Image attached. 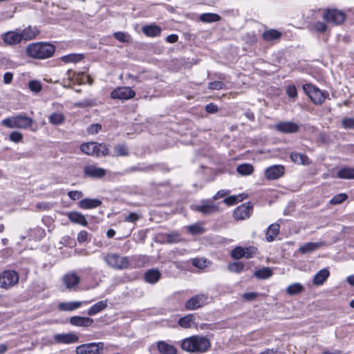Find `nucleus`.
<instances>
[{"instance_id":"obj_29","label":"nucleus","mask_w":354,"mask_h":354,"mask_svg":"<svg viewBox=\"0 0 354 354\" xmlns=\"http://www.w3.org/2000/svg\"><path fill=\"white\" fill-rule=\"evenodd\" d=\"M280 225L277 223H272L269 225L266 233V239L268 242L274 241L279 232Z\"/></svg>"},{"instance_id":"obj_23","label":"nucleus","mask_w":354,"mask_h":354,"mask_svg":"<svg viewBox=\"0 0 354 354\" xmlns=\"http://www.w3.org/2000/svg\"><path fill=\"white\" fill-rule=\"evenodd\" d=\"M3 41L8 45H15L21 41L20 33L15 31H8L3 36Z\"/></svg>"},{"instance_id":"obj_11","label":"nucleus","mask_w":354,"mask_h":354,"mask_svg":"<svg viewBox=\"0 0 354 354\" xmlns=\"http://www.w3.org/2000/svg\"><path fill=\"white\" fill-rule=\"evenodd\" d=\"M136 93L129 86H120L115 88L111 93V97L122 100H128L135 97Z\"/></svg>"},{"instance_id":"obj_17","label":"nucleus","mask_w":354,"mask_h":354,"mask_svg":"<svg viewBox=\"0 0 354 354\" xmlns=\"http://www.w3.org/2000/svg\"><path fill=\"white\" fill-rule=\"evenodd\" d=\"M63 283L68 290H75L80 281V277L75 273H68L62 278Z\"/></svg>"},{"instance_id":"obj_50","label":"nucleus","mask_w":354,"mask_h":354,"mask_svg":"<svg viewBox=\"0 0 354 354\" xmlns=\"http://www.w3.org/2000/svg\"><path fill=\"white\" fill-rule=\"evenodd\" d=\"M192 265L199 269H203L207 266L205 259L196 258L192 260Z\"/></svg>"},{"instance_id":"obj_48","label":"nucleus","mask_w":354,"mask_h":354,"mask_svg":"<svg viewBox=\"0 0 354 354\" xmlns=\"http://www.w3.org/2000/svg\"><path fill=\"white\" fill-rule=\"evenodd\" d=\"M23 134L19 131H12L9 135V140L15 143H19L22 141Z\"/></svg>"},{"instance_id":"obj_27","label":"nucleus","mask_w":354,"mask_h":354,"mask_svg":"<svg viewBox=\"0 0 354 354\" xmlns=\"http://www.w3.org/2000/svg\"><path fill=\"white\" fill-rule=\"evenodd\" d=\"M157 348L161 354H176L175 346L165 341H159L157 343Z\"/></svg>"},{"instance_id":"obj_57","label":"nucleus","mask_w":354,"mask_h":354,"mask_svg":"<svg viewBox=\"0 0 354 354\" xmlns=\"http://www.w3.org/2000/svg\"><path fill=\"white\" fill-rule=\"evenodd\" d=\"M102 129V125L100 124L96 123L91 124L87 128V132L90 134H95L97 133Z\"/></svg>"},{"instance_id":"obj_10","label":"nucleus","mask_w":354,"mask_h":354,"mask_svg":"<svg viewBox=\"0 0 354 354\" xmlns=\"http://www.w3.org/2000/svg\"><path fill=\"white\" fill-rule=\"evenodd\" d=\"M19 274L15 270H5L1 274V288L8 289L18 283Z\"/></svg>"},{"instance_id":"obj_26","label":"nucleus","mask_w":354,"mask_h":354,"mask_svg":"<svg viewBox=\"0 0 354 354\" xmlns=\"http://www.w3.org/2000/svg\"><path fill=\"white\" fill-rule=\"evenodd\" d=\"M290 157L293 162L298 165H309L312 162L308 157L304 153L292 152Z\"/></svg>"},{"instance_id":"obj_1","label":"nucleus","mask_w":354,"mask_h":354,"mask_svg":"<svg viewBox=\"0 0 354 354\" xmlns=\"http://www.w3.org/2000/svg\"><path fill=\"white\" fill-rule=\"evenodd\" d=\"M181 348L189 353H205L211 347V342L206 337L193 335L181 342Z\"/></svg>"},{"instance_id":"obj_39","label":"nucleus","mask_w":354,"mask_h":354,"mask_svg":"<svg viewBox=\"0 0 354 354\" xmlns=\"http://www.w3.org/2000/svg\"><path fill=\"white\" fill-rule=\"evenodd\" d=\"M49 122L54 125H59L62 124L65 120L64 115L61 113H53L49 116Z\"/></svg>"},{"instance_id":"obj_49","label":"nucleus","mask_w":354,"mask_h":354,"mask_svg":"<svg viewBox=\"0 0 354 354\" xmlns=\"http://www.w3.org/2000/svg\"><path fill=\"white\" fill-rule=\"evenodd\" d=\"M187 230L189 232L192 234H200L203 233V228L198 224H194L188 226Z\"/></svg>"},{"instance_id":"obj_47","label":"nucleus","mask_w":354,"mask_h":354,"mask_svg":"<svg viewBox=\"0 0 354 354\" xmlns=\"http://www.w3.org/2000/svg\"><path fill=\"white\" fill-rule=\"evenodd\" d=\"M313 28L317 32H324L327 29V26L324 22L315 21L313 24Z\"/></svg>"},{"instance_id":"obj_8","label":"nucleus","mask_w":354,"mask_h":354,"mask_svg":"<svg viewBox=\"0 0 354 354\" xmlns=\"http://www.w3.org/2000/svg\"><path fill=\"white\" fill-rule=\"evenodd\" d=\"M323 19L329 24L337 26L342 24L345 21L346 15L343 11L337 9H326Z\"/></svg>"},{"instance_id":"obj_28","label":"nucleus","mask_w":354,"mask_h":354,"mask_svg":"<svg viewBox=\"0 0 354 354\" xmlns=\"http://www.w3.org/2000/svg\"><path fill=\"white\" fill-rule=\"evenodd\" d=\"M107 307V300L100 301L93 304L88 310L87 315L93 316L101 311L104 310Z\"/></svg>"},{"instance_id":"obj_6","label":"nucleus","mask_w":354,"mask_h":354,"mask_svg":"<svg viewBox=\"0 0 354 354\" xmlns=\"http://www.w3.org/2000/svg\"><path fill=\"white\" fill-rule=\"evenodd\" d=\"M303 89L315 104H322L328 95L311 84L303 85Z\"/></svg>"},{"instance_id":"obj_62","label":"nucleus","mask_w":354,"mask_h":354,"mask_svg":"<svg viewBox=\"0 0 354 354\" xmlns=\"http://www.w3.org/2000/svg\"><path fill=\"white\" fill-rule=\"evenodd\" d=\"M258 294L255 292H245L243 294L242 297L248 301L254 300L257 297Z\"/></svg>"},{"instance_id":"obj_56","label":"nucleus","mask_w":354,"mask_h":354,"mask_svg":"<svg viewBox=\"0 0 354 354\" xmlns=\"http://www.w3.org/2000/svg\"><path fill=\"white\" fill-rule=\"evenodd\" d=\"M286 93L288 95V97L294 100L296 99L297 97V91L294 85L288 86L286 88Z\"/></svg>"},{"instance_id":"obj_31","label":"nucleus","mask_w":354,"mask_h":354,"mask_svg":"<svg viewBox=\"0 0 354 354\" xmlns=\"http://www.w3.org/2000/svg\"><path fill=\"white\" fill-rule=\"evenodd\" d=\"M324 245L323 242L313 243L308 242L300 246L299 251L302 254H306L316 250Z\"/></svg>"},{"instance_id":"obj_38","label":"nucleus","mask_w":354,"mask_h":354,"mask_svg":"<svg viewBox=\"0 0 354 354\" xmlns=\"http://www.w3.org/2000/svg\"><path fill=\"white\" fill-rule=\"evenodd\" d=\"M114 156H129V149L125 144H118L114 147Z\"/></svg>"},{"instance_id":"obj_36","label":"nucleus","mask_w":354,"mask_h":354,"mask_svg":"<svg viewBox=\"0 0 354 354\" xmlns=\"http://www.w3.org/2000/svg\"><path fill=\"white\" fill-rule=\"evenodd\" d=\"M236 171L241 176H248L253 173L254 167L251 164L243 163L237 166Z\"/></svg>"},{"instance_id":"obj_61","label":"nucleus","mask_w":354,"mask_h":354,"mask_svg":"<svg viewBox=\"0 0 354 354\" xmlns=\"http://www.w3.org/2000/svg\"><path fill=\"white\" fill-rule=\"evenodd\" d=\"M167 241L169 243H177L180 241V235L176 232L167 234Z\"/></svg>"},{"instance_id":"obj_53","label":"nucleus","mask_w":354,"mask_h":354,"mask_svg":"<svg viewBox=\"0 0 354 354\" xmlns=\"http://www.w3.org/2000/svg\"><path fill=\"white\" fill-rule=\"evenodd\" d=\"M239 196H230L225 198L223 202L227 205H234L242 200V198L239 199Z\"/></svg>"},{"instance_id":"obj_2","label":"nucleus","mask_w":354,"mask_h":354,"mask_svg":"<svg viewBox=\"0 0 354 354\" xmlns=\"http://www.w3.org/2000/svg\"><path fill=\"white\" fill-rule=\"evenodd\" d=\"M55 50V46L48 42L32 43L26 48V53L29 57L39 59L52 57Z\"/></svg>"},{"instance_id":"obj_42","label":"nucleus","mask_w":354,"mask_h":354,"mask_svg":"<svg viewBox=\"0 0 354 354\" xmlns=\"http://www.w3.org/2000/svg\"><path fill=\"white\" fill-rule=\"evenodd\" d=\"M348 198L347 194L344 193L339 194L335 196H334L330 200V204L331 205H337L343 203L344 201L346 200Z\"/></svg>"},{"instance_id":"obj_15","label":"nucleus","mask_w":354,"mask_h":354,"mask_svg":"<svg viewBox=\"0 0 354 354\" xmlns=\"http://www.w3.org/2000/svg\"><path fill=\"white\" fill-rule=\"evenodd\" d=\"M285 171L283 166L275 165L268 167L265 169V177L268 180H276L281 178Z\"/></svg>"},{"instance_id":"obj_60","label":"nucleus","mask_w":354,"mask_h":354,"mask_svg":"<svg viewBox=\"0 0 354 354\" xmlns=\"http://www.w3.org/2000/svg\"><path fill=\"white\" fill-rule=\"evenodd\" d=\"M244 257H245L246 259H250L252 258L256 254L257 248L253 246H250L244 248Z\"/></svg>"},{"instance_id":"obj_32","label":"nucleus","mask_w":354,"mask_h":354,"mask_svg":"<svg viewBox=\"0 0 354 354\" xmlns=\"http://www.w3.org/2000/svg\"><path fill=\"white\" fill-rule=\"evenodd\" d=\"M142 32L149 37L158 36L161 32V28L157 25H147L142 28Z\"/></svg>"},{"instance_id":"obj_24","label":"nucleus","mask_w":354,"mask_h":354,"mask_svg":"<svg viewBox=\"0 0 354 354\" xmlns=\"http://www.w3.org/2000/svg\"><path fill=\"white\" fill-rule=\"evenodd\" d=\"M84 303L88 304V301H67L61 302L58 304V309L60 311H73L79 308Z\"/></svg>"},{"instance_id":"obj_43","label":"nucleus","mask_w":354,"mask_h":354,"mask_svg":"<svg viewBox=\"0 0 354 354\" xmlns=\"http://www.w3.org/2000/svg\"><path fill=\"white\" fill-rule=\"evenodd\" d=\"M244 268V265L241 262H234L228 265V269L232 272L240 273Z\"/></svg>"},{"instance_id":"obj_13","label":"nucleus","mask_w":354,"mask_h":354,"mask_svg":"<svg viewBox=\"0 0 354 354\" xmlns=\"http://www.w3.org/2000/svg\"><path fill=\"white\" fill-rule=\"evenodd\" d=\"M274 129L283 133H293L299 131V126L292 121L280 122L274 125Z\"/></svg>"},{"instance_id":"obj_58","label":"nucleus","mask_w":354,"mask_h":354,"mask_svg":"<svg viewBox=\"0 0 354 354\" xmlns=\"http://www.w3.org/2000/svg\"><path fill=\"white\" fill-rule=\"evenodd\" d=\"M68 196L71 200L76 201V200H79L81 198H82L83 193L81 191H77V190L70 191L68 192Z\"/></svg>"},{"instance_id":"obj_4","label":"nucleus","mask_w":354,"mask_h":354,"mask_svg":"<svg viewBox=\"0 0 354 354\" xmlns=\"http://www.w3.org/2000/svg\"><path fill=\"white\" fill-rule=\"evenodd\" d=\"M80 150L85 154L95 157L106 156L109 153V149L106 144L95 142L82 144Z\"/></svg>"},{"instance_id":"obj_64","label":"nucleus","mask_w":354,"mask_h":354,"mask_svg":"<svg viewBox=\"0 0 354 354\" xmlns=\"http://www.w3.org/2000/svg\"><path fill=\"white\" fill-rule=\"evenodd\" d=\"M140 218V216L136 213L132 212L130 213L125 218V221L127 222L131 223H135Z\"/></svg>"},{"instance_id":"obj_41","label":"nucleus","mask_w":354,"mask_h":354,"mask_svg":"<svg viewBox=\"0 0 354 354\" xmlns=\"http://www.w3.org/2000/svg\"><path fill=\"white\" fill-rule=\"evenodd\" d=\"M303 290V286L299 283H295L286 288V292L290 295H295L300 293Z\"/></svg>"},{"instance_id":"obj_59","label":"nucleus","mask_w":354,"mask_h":354,"mask_svg":"<svg viewBox=\"0 0 354 354\" xmlns=\"http://www.w3.org/2000/svg\"><path fill=\"white\" fill-rule=\"evenodd\" d=\"M342 124L345 129H353L354 128V118H344L342 121Z\"/></svg>"},{"instance_id":"obj_33","label":"nucleus","mask_w":354,"mask_h":354,"mask_svg":"<svg viewBox=\"0 0 354 354\" xmlns=\"http://www.w3.org/2000/svg\"><path fill=\"white\" fill-rule=\"evenodd\" d=\"M329 271L326 268L319 270L313 277V283L317 286L323 284L329 277Z\"/></svg>"},{"instance_id":"obj_5","label":"nucleus","mask_w":354,"mask_h":354,"mask_svg":"<svg viewBox=\"0 0 354 354\" xmlns=\"http://www.w3.org/2000/svg\"><path fill=\"white\" fill-rule=\"evenodd\" d=\"M104 260L109 266L116 270H124L129 267L128 257H122L120 254L112 253L105 255Z\"/></svg>"},{"instance_id":"obj_22","label":"nucleus","mask_w":354,"mask_h":354,"mask_svg":"<svg viewBox=\"0 0 354 354\" xmlns=\"http://www.w3.org/2000/svg\"><path fill=\"white\" fill-rule=\"evenodd\" d=\"M66 216L71 222L82 226H86L88 222L85 216L78 212H70L66 213Z\"/></svg>"},{"instance_id":"obj_35","label":"nucleus","mask_w":354,"mask_h":354,"mask_svg":"<svg viewBox=\"0 0 354 354\" xmlns=\"http://www.w3.org/2000/svg\"><path fill=\"white\" fill-rule=\"evenodd\" d=\"M337 176L342 179H354V168H342L338 171Z\"/></svg>"},{"instance_id":"obj_9","label":"nucleus","mask_w":354,"mask_h":354,"mask_svg":"<svg viewBox=\"0 0 354 354\" xmlns=\"http://www.w3.org/2000/svg\"><path fill=\"white\" fill-rule=\"evenodd\" d=\"M207 294H198L189 299L185 304V308L187 310H194L202 308L207 303Z\"/></svg>"},{"instance_id":"obj_34","label":"nucleus","mask_w":354,"mask_h":354,"mask_svg":"<svg viewBox=\"0 0 354 354\" xmlns=\"http://www.w3.org/2000/svg\"><path fill=\"white\" fill-rule=\"evenodd\" d=\"M199 19L203 23H213L220 21L221 17L216 13H203L200 15Z\"/></svg>"},{"instance_id":"obj_45","label":"nucleus","mask_w":354,"mask_h":354,"mask_svg":"<svg viewBox=\"0 0 354 354\" xmlns=\"http://www.w3.org/2000/svg\"><path fill=\"white\" fill-rule=\"evenodd\" d=\"M244 248L240 246L236 247L231 251V256L234 259H239L243 258L244 257Z\"/></svg>"},{"instance_id":"obj_44","label":"nucleus","mask_w":354,"mask_h":354,"mask_svg":"<svg viewBox=\"0 0 354 354\" xmlns=\"http://www.w3.org/2000/svg\"><path fill=\"white\" fill-rule=\"evenodd\" d=\"M83 58V55L82 54H71L66 56L63 57L62 59L64 62H73L76 63L80 61Z\"/></svg>"},{"instance_id":"obj_40","label":"nucleus","mask_w":354,"mask_h":354,"mask_svg":"<svg viewBox=\"0 0 354 354\" xmlns=\"http://www.w3.org/2000/svg\"><path fill=\"white\" fill-rule=\"evenodd\" d=\"M194 321V316L192 314H189L183 317H181L178 320V324L185 328L191 327V324Z\"/></svg>"},{"instance_id":"obj_12","label":"nucleus","mask_w":354,"mask_h":354,"mask_svg":"<svg viewBox=\"0 0 354 354\" xmlns=\"http://www.w3.org/2000/svg\"><path fill=\"white\" fill-rule=\"evenodd\" d=\"M106 174L105 169L98 167L95 165H88L84 167V175L85 177L91 178H102Z\"/></svg>"},{"instance_id":"obj_25","label":"nucleus","mask_w":354,"mask_h":354,"mask_svg":"<svg viewBox=\"0 0 354 354\" xmlns=\"http://www.w3.org/2000/svg\"><path fill=\"white\" fill-rule=\"evenodd\" d=\"M102 205V201L97 198H84L79 202V207L83 209L95 208Z\"/></svg>"},{"instance_id":"obj_19","label":"nucleus","mask_w":354,"mask_h":354,"mask_svg":"<svg viewBox=\"0 0 354 354\" xmlns=\"http://www.w3.org/2000/svg\"><path fill=\"white\" fill-rule=\"evenodd\" d=\"M251 211L248 205L243 204L234 209L233 216L236 220H243L250 217Z\"/></svg>"},{"instance_id":"obj_18","label":"nucleus","mask_w":354,"mask_h":354,"mask_svg":"<svg viewBox=\"0 0 354 354\" xmlns=\"http://www.w3.org/2000/svg\"><path fill=\"white\" fill-rule=\"evenodd\" d=\"M93 319L88 317L73 316L69 319V323L77 327H89L93 324Z\"/></svg>"},{"instance_id":"obj_20","label":"nucleus","mask_w":354,"mask_h":354,"mask_svg":"<svg viewBox=\"0 0 354 354\" xmlns=\"http://www.w3.org/2000/svg\"><path fill=\"white\" fill-rule=\"evenodd\" d=\"M40 31L36 26H29L19 32L21 41H28L34 39L39 34Z\"/></svg>"},{"instance_id":"obj_52","label":"nucleus","mask_w":354,"mask_h":354,"mask_svg":"<svg viewBox=\"0 0 354 354\" xmlns=\"http://www.w3.org/2000/svg\"><path fill=\"white\" fill-rule=\"evenodd\" d=\"M225 87V84L221 81H214L208 84V88L211 90H221Z\"/></svg>"},{"instance_id":"obj_54","label":"nucleus","mask_w":354,"mask_h":354,"mask_svg":"<svg viewBox=\"0 0 354 354\" xmlns=\"http://www.w3.org/2000/svg\"><path fill=\"white\" fill-rule=\"evenodd\" d=\"M28 85L29 88L35 93H38L41 90V85L38 81L32 80L29 82Z\"/></svg>"},{"instance_id":"obj_16","label":"nucleus","mask_w":354,"mask_h":354,"mask_svg":"<svg viewBox=\"0 0 354 354\" xmlns=\"http://www.w3.org/2000/svg\"><path fill=\"white\" fill-rule=\"evenodd\" d=\"M54 340L59 344H72L77 342L78 336L73 333L56 334L53 337Z\"/></svg>"},{"instance_id":"obj_63","label":"nucleus","mask_w":354,"mask_h":354,"mask_svg":"<svg viewBox=\"0 0 354 354\" xmlns=\"http://www.w3.org/2000/svg\"><path fill=\"white\" fill-rule=\"evenodd\" d=\"M88 232L85 230L80 231L77 236L78 242L83 243L87 240Z\"/></svg>"},{"instance_id":"obj_3","label":"nucleus","mask_w":354,"mask_h":354,"mask_svg":"<svg viewBox=\"0 0 354 354\" xmlns=\"http://www.w3.org/2000/svg\"><path fill=\"white\" fill-rule=\"evenodd\" d=\"M33 120L26 115H16L1 121V124L10 129H28L33 124Z\"/></svg>"},{"instance_id":"obj_51","label":"nucleus","mask_w":354,"mask_h":354,"mask_svg":"<svg viewBox=\"0 0 354 354\" xmlns=\"http://www.w3.org/2000/svg\"><path fill=\"white\" fill-rule=\"evenodd\" d=\"M115 38L122 42H127L129 40V35L123 32H117L114 33Z\"/></svg>"},{"instance_id":"obj_14","label":"nucleus","mask_w":354,"mask_h":354,"mask_svg":"<svg viewBox=\"0 0 354 354\" xmlns=\"http://www.w3.org/2000/svg\"><path fill=\"white\" fill-rule=\"evenodd\" d=\"M192 209L205 215L211 214L218 211V205L208 201H202L201 205H194Z\"/></svg>"},{"instance_id":"obj_21","label":"nucleus","mask_w":354,"mask_h":354,"mask_svg":"<svg viewBox=\"0 0 354 354\" xmlns=\"http://www.w3.org/2000/svg\"><path fill=\"white\" fill-rule=\"evenodd\" d=\"M161 278V273L158 269H150L145 272L144 279L150 284L156 283Z\"/></svg>"},{"instance_id":"obj_30","label":"nucleus","mask_w":354,"mask_h":354,"mask_svg":"<svg viewBox=\"0 0 354 354\" xmlns=\"http://www.w3.org/2000/svg\"><path fill=\"white\" fill-rule=\"evenodd\" d=\"M262 37L266 41H272L279 39L281 32L275 29H269L263 33Z\"/></svg>"},{"instance_id":"obj_37","label":"nucleus","mask_w":354,"mask_h":354,"mask_svg":"<svg viewBox=\"0 0 354 354\" xmlns=\"http://www.w3.org/2000/svg\"><path fill=\"white\" fill-rule=\"evenodd\" d=\"M254 275L257 279H266L272 275V270L268 267L262 268L255 271Z\"/></svg>"},{"instance_id":"obj_7","label":"nucleus","mask_w":354,"mask_h":354,"mask_svg":"<svg viewBox=\"0 0 354 354\" xmlns=\"http://www.w3.org/2000/svg\"><path fill=\"white\" fill-rule=\"evenodd\" d=\"M104 344L102 342L83 344L76 347V354H102Z\"/></svg>"},{"instance_id":"obj_55","label":"nucleus","mask_w":354,"mask_h":354,"mask_svg":"<svg viewBox=\"0 0 354 354\" xmlns=\"http://www.w3.org/2000/svg\"><path fill=\"white\" fill-rule=\"evenodd\" d=\"M93 105V102L91 100H84L81 102H77L74 104V107L76 108H85Z\"/></svg>"},{"instance_id":"obj_46","label":"nucleus","mask_w":354,"mask_h":354,"mask_svg":"<svg viewBox=\"0 0 354 354\" xmlns=\"http://www.w3.org/2000/svg\"><path fill=\"white\" fill-rule=\"evenodd\" d=\"M7 8L8 9H6V10H4L3 12L2 13L3 16L5 19L11 18L13 16V14L15 12V10L17 9V7L13 4H11L9 6L7 5V7L3 8V9H6Z\"/></svg>"}]
</instances>
